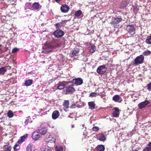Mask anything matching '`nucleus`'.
<instances>
[{"instance_id": "nucleus-44", "label": "nucleus", "mask_w": 151, "mask_h": 151, "mask_svg": "<svg viewBox=\"0 0 151 151\" xmlns=\"http://www.w3.org/2000/svg\"><path fill=\"white\" fill-rule=\"evenodd\" d=\"M66 103H67V108H68V105L69 104V101L68 100H67Z\"/></svg>"}, {"instance_id": "nucleus-45", "label": "nucleus", "mask_w": 151, "mask_h": 151, "mask_svg": "<svg viewBox=\"0 0 151 151\" xmlns=\"http://www.w3.org/2000/svg\"><path fill=\"white\" fill-rule=\"evenodd\" d=\"M6 68L7 69H8L9 70H10L11 69V67L10 66H6Z\"/></svg>"}, {"instance_id": "nucleus-52", "label": "nucleus", "mask_w": 151, "mask_h": 151, "mask_svg": "<svg viewBox=\"0 0 151 151\" xmlns=\"http://www.w3.org/2000/svg\"><path fill=\"white\" fill-rule=\"evenodd\" d=\"M42 151H46V150H42Z\"/></svg>"}, {"instance_id": "nucleus-6", "label": "nucleus", "mask_w": 151, "mask_h": 151, "mask_svg": "<svg viewBox=\"0 0 151 151\" xmlns=\"http://www.w3.org/2000/svg\"><path fill=\"white\" fill-rule=\"evenodd\" d=\"M55 140V139L50 135L46 136L45 138V141L46 142L54 143Z\"/></svg>"}, {"instance_id": "nucleus-4", "label": "nucleus", "mask_w": 151, "mask_h": 151, "mask_svg": "<svg viewBox=\"0 0 151 151\" xmlns=\"http://www.w3.org/2000/svg\"><path fill=\"white\" fill-rule=\"evenodd\" d=\"M126 29L131 35L135 34V28L133 25H128Z\"/></svg>"}, {"instance_id": "nucleus-43", "label": "nucleus", "mask_w": 151, "mask_h": 151, "mask_svg": "<svg viewBox=\"0 0 151 151\" xmlns=\"http://www.w3.org/2000/svg\"><path fill=\"white\" fill-rule=\"evenodd\" d=\"M63 105L65 107H66V100L64 101Z\"/></svg>"}, {"instance_id": "nucleus-40", "label": "nucleus", "mask_w": 151, "mask_h": 151, "mask_svg": "<svg viewBox=\"0 0 151 151\" xmlns=\"http://www.w3.org/2000/svg\"><path fill=\"white\" fill-rule=\"evenodd\" d=\"M147 88L149 91L151 90V82L149 83L147 86Z\"/></svg>"}, {"instance_id": "nucleus-8", "label": "nucleus", "mask_w": 151, "mask_h": 151, "mask_svg": "<svg viewBox=\"0 0 151 151\" xmlns=\"http://www.w3.org/2000/svg\"><path fill=\"white\" fill-rule=\"evenodd\" d=\"M150 102L147 100H145L144 101L140 103L138 105L139 109H142L148 104Z\"/></svg>"}, {"instance_id": "nucleus-47", "label": "nucleus", "mask_w": 151, "mask_h": 151, "mask_svg": "<svg viewBox=\"0 0 151 151\" xmlns=\"http://www.w3.org/2000/svg\"><path fill=\"white\" fill-rule=\"evenodd\" d=\"M55 25L56 27H58L60 26V24H56Z\"/></svg>"}, {"instance_id": "nucleus-9", "label": "nucleus", "mask_w": 151, "mask_h": 151, "mask_svg": "<svg viewBox=\"0 0 151 151\" xmlns=\"http://www.w3.org/2000/svg\"><path fill=\"white\" fill-rule=\"evenodd\" d=\"M73 83L77 85H81L83 83V80L81 78H78L73 79Z\"/></svg>"}, {"instance_id": "nucleus-26", "label": "nucleus", "mask_w": 151, "mask_h": 151, "mask_svg": "<svg viewBox=\"0 0 151 151\" xmlns=\"http://www.w3.org/2000/svg\"><path fill=\"white\" fill-rule=\"evenodd\" d=\"M82 14V12L80 10H78L76 12L75 14V16L77 17H80Z\"/></svg>"}, {"instance_id": "nucleus-19", "label": "nucleus", "mask_w": 151, "mask_h": 151, "mask_svg": "<svg viewBox=\"0 0 151 151\" xmlns=\"http://www.w3.org/2000/svg\"><path fill=\"white\" fill-rule=\"evenodd\" d=\"M33 82V80L32 79L27 80L25 81L24 85L26 86H29L32 84Z\"/></svg>"}, {"instance_id": "nucleus-13", "label": "nucleus", "mask_w": 151, "mask_h": 151, "mask_svg": "<svg viewBox=\"0 0 151 151\" xmlns=\"http://www.w3.org/2000/svg\"><path fill=\"white\" fill-rule=\"evenodd\" d=\"M113 100L115 102H121L122 100L119 95H116L113 97Z\"/></svg>"}, {"instance_id": "nucleus-34", "label": "nucleus", "mask_w": 151, "mask_h": 151, "mask_svg": "<svg viewBox=\"0 0 151 151\" xmlns=\"http://www.w3.org/2000/svg\"><path fill=\"white\" fill-rule=\"evenodd\" d=\"M27 151H31L32 150V146L30 144L28 145L27 147Z\"/></svg>"}, {"instance_id": "nucleus-29", "label": "nucleus", "mask_w": 151, "mask_h": 151, "mask_svg": "<svg viewBox=\"0 0 151 151\" xmlns=\"http://www.w3.org/2000/svg\"><path fill=\"white\" fill-rule=\"evenodd\" d=\"M7 114L9 118H12L14 116V114L10 110H9L8 111Z\"/></svg>"}, {"instance_id": "nucleus-48", "label": "nucleus", "mask_w": 151, "mask_h": 151, "mask_svg": "<svg viewBox=\"0 0 151 151\" xmlns=\"http://www.w3.org/2000/svg\"><path fill=\"white\" fill-rule=\"evenodd\" d=\"M105 96V95L104 94H102L101 95V98H102L103 97H104Z\"/></svg>"}, {"instance_id": "nucleus-49", "label": "nucleus", "mask_w": 151, "mask_h": 151, "mask_svg": "<svg viewBox=\"0 0 151 151\" xmlns=\"http://www.w3.org/2000/svg\"><path fill=\"white\" fill-rule=\"evenodd\" d=\"M71 127L72 128H73L74 127H75L74 125V124L72 125L71 126Z\"/></svg>"}, {"instance_id": "nucleus-12", "label": "nucleus", "mask_w": 151, "mask_h": 151, "mask_svg": "<svg viewBox=\"0 0 151 151\" xmlns=\"http://www.w3.org/2000/svg\"><path fill=\"white\" fill-rule=\"evenodd\" d=\"M60 113L58 111L55 110L54 111L52 114V118L54 119H57L59 116Z\"/></svg>"}, {"instance_id": "nucleus-53", "label": "nucleus", "mask_w": 151, "mask_h": 151, "mask_svg": "<svg viewBox=\"0 0 151 151\" xmlns=\"http://www.w3.org/2000/svg\"><path fill=\"white\" fill-rule=\"evenodd\" d=\"M132 151H138L137 150H133Z\"/></svg>"}, {"instance_id": "nucleus-14", "label": "nucleus", "mask_w": 151, "mask_h": 151, "mask_svg": "<svg viewBox=\"0 0 151 151\" xmlns=\"http://www.w3.org/2000/svg\"><path fill=\"white\" fill-rule=\"evenodd\" d=\"M75 91L74 88L72 86L67 87V94H72Z\"/></svg>"}, {"instance_id": "nucleus-5", "label": "nucleus", "mask_w": 151, "mask_h": 151, "mask_svg": "<svg viewBox=\"0 0 151 151\" xmlns=\"http://www.w3.org/2000/svg\"><path fill=\"white\" fill-rule=\"evenodd\" d=\"M64 34L63 31L60 30H57L54 33V35L55 37L59 38L63 36Z\"/></svg>"}, {"instance_id": "nucleus-10", "label": "nucleus", "mask_w": 151, "mask_h": 151, "mask_svg": "<svg viewBox=\"0 0 151 151\" xmlns=\"http://www.w3.org/2000/svg\"><path fill=\"white\" fill-rule=\"evenodd\" d=\"M32 137L35 141H37L39 139L40 137L39 133L37 132H34L32 134Z\"/></svg>"}, {"instance_id": "nucleus-1", "label": "nucleus", "mask_w": 151, "mask_h": 151, "mask_svg": "<svg viewBox=\"0 0 151 151\" xmlns=\"http://www.w3.org/2000/svg\"><path fill=\"white\" fill-rule=\"evenodd\" d=\"M52 46L50 44H46L43 46L42 52L43 53H47L52 50Z\"/></svg>"}, {"instance_id": "nucleus-28", "label": "nucleus", "mask_w": 151, "mask_h": 151, "mask_svg": "<svg viewBox=\"0 0 151 151\" xmlns=\"http://www.w3.org/2000/svg\"><path fill=\"white\" fill-rule=\"evenodd\" d=\"M56 151H63V147L62 146H56L55 147Z\"/></svg>"}, {"instance_id": "nucleus-55", "label": "nucleus", "mask_w": 151, "mask_h": 151, "mask_svg": "<svg viewBox=\"0 0 151 151\" xmlns=\"http://www.w3.org/2000/svg\"><path fill=\"white\" fill-rule=\"evenodd\" d=\"M69 76H70V77H71V76H70V75H69Z\"/></svg>"}, {"instance_id": "nucleus-18", "label": "nucleus", "mask_w": 151, "mask_h": 151, "mask_svg": "<svg viewBox=\"0 0 151 151\" xmlns=\"http://www.w3.org/2000/svg\"><path fill=\"white\" fill-rule=\"evenodd\" d=\"M28 134H25L23 136L21 137L20 139H19L17 141V143L18 144H21L28 137Z\"/></svg>"}, {"instance_id": "nucleus-7", "label": "nucleus", "mask_w": 151, "mask_h": 151, "mask_svg": "<svg viewBox=\"0 0 151 151\" xmlns=\"http://www.w3.org/2000/svg\"><path fill=\"white\" fill-rule=\"evenodd\" d=\"M122 20V19L121 17L119 16L116 18H113L112 19L111 23L113 24H116Z\"/></svg>"}, {"instance_id": "nucleus-24", "label": "nucleus", "mask_w": 151, "mask_h": 151, "mask_svg": "<svg viewBox=\"0 0 151 151\" xmlns=\"http://www.w3.org/2000/svg\"><path fill=\"white\" fill-rule=\"evenodd\" d=\"M142 151H151V142H149L148 146L143 149Z\"/></svg>"}, {"instance_id": "nucleus-32", "label": "nucleus", "mask_w": 151, "mask_h": 151, "mask_svg": "<svg viewBox=\"0 0 151 151\" xmlns=\"http://www.w3.org/2000/svg\"><path fill=\"white\" fill-rule=\"evenodd\" d=\"M20 147L18 145L16 144L14 145V149L15 151H17V150L19 149Z\"/></svg>"}, {"instance_id": "nucleus-54", "label": "nucleus", "mask_w": 151, "mask_h": 151, "mask_svg": "<svg viewBox=\"0 0 151 151\" xmlns=\"http://www.w3.org/2000/svg\"><path fill=\"white\" fill-rule=\"evenodd\" d=\"M84 125H82V127H84Z\"/></svg>"}, {"instance_id": "nucleus-36", "label": "nucleus", "mask_w": 151, "mask_h": 151, "mask_svg": "<svg viewBox=\"0 0 151 151\" xmlns=\"http://www.w3.org/2000/svg\"><path fill=\"white\" fill-rule=\"evenodd\" d=\"M47 132V130L46 129H44L40 132V134L42 135H44Z\"/></svg>"}, {"instance_id": "nucleus-3", "label": "nucleus", "mask_w": 151, "mask_h": 151, "mask_svg": "<svg viewBox=\"0 0 151 151\" xmlns=\"http://www.w3.org/2000/svg\"><path fill=\"white\" fill-rule=\"evenodd\" d=\"M106 69L105 65H101L99 66L97 69V72L99 74H103L106 71Z\"/></svg>"}, {"instance_id": "nucleus-22", "label": "nucleus", "mask_w": 151, "mask_h": 151, "mask_svg": "<svg viewBox=\"0 0 151 151\" xmlns=\"http://www.w3.org/2000/svg\"><path fill=\"white\" fill-rule=\"evenodd\" d=\"M96 149L97 151H104L105 147L104 145H100L97 146Z\"/></svg>"}, {"instance_id": "nucleus-27", "label": "nucleus", "mask_w": 151, "mask_h": 151, "mask_svg": "<svg viewBox=\"0 0 151 151\" xmlns=\"http://www.w3.org/2000/svg\"><path fill=\"white\" fill-rule=\"evenodd\" d=\"M61 12L63 13L66 12V4L63 5L60 8Z\"/></svg>"}, {"instance_id": "nucleus-21", "label": "nucleus", "mask_w": 151, "mask_h": 151, "mask_svg": "<svg viewBox=\"0 0 151 151\" xmlns=\"http://www.w3.org/2000/svg\"><path fill=\"white\" fill-rule=\"evenodd\" d=\"M7 69L6 66H3L0 68V74L4 75Z\"/></svg>"}, {"instance_id": "nucleus-41", "label": "nucleus", "mask_w": 151, "mask_h": 151, "mask_svg": "<svg viewBox=\"0 0 151 151\" xmlns=\"http://www.w3.org/2000/svg\"><path fill=\"white\" fill-rule=\"evenodd\" d=\"M48 126L50 128H53L54 127V126L52 124H49Z\"/></svg>"}, {"instance_id": "nucleus-11", "label": "nucleus", "mask_w": 151, "mask_h": 151, "mask_svg": "<svg viewBox=\"0 0 151 151\" xmlns=\"http://www.w3.org/2000/svg\"><path fill=\"white\" fill-rule=\"evenodd\" d=\"M32 7L34 10H38L40 9L41 8L42 6L39 4V3L35 2L33 4Z\"/></svg>"}, {"instance_id": "nucleus-17", "label": "nucleus", "mask_w": 151, "mask_h": 151, "mask_svg": "<svg viewBox=\"0 0 151 151\" xmlns=\"http://www.w3.org/2000/svg\"><path fill=\"white\" fill-rule=\"evenodd\" d=\"M97 137L98 139L100 141H105L106 138L105 136L103 134L101 133H100L98 134Z\"/></svg>"}, {"instance_id": "nucleus-23", "label": "nucleus", "mask_w": 151, "mask_h": 151, "mask_svg": "<svg viewBox=\"0 0 151 151\" xmlns=\"http://www.w3.org/2000/svg\"><path fill=\"white\" fill-rule=\"evenodd\" d=\"M65 82H62L60 83L59 85L58 86L57 88L59 89H63L65 86Z\"/></svg>"}, {"instance_id": "nucleus-15", "label": "nucleus", "mask_w": 151, "mask_h": 151, "mask_svg": "<svg viewBox=\"0 0 151 151\" xmlns=\"http://www.w3.org/2000/svg\"><path fill=\"white\" fill-rule=\"evenodd\" d=\"M114 111L113 113V116L115 117H118L119 114V109L117 108H115L114 109Z\"/></svg>"}, {"instance_id": "nucleus-2", "label": "nucleus", "mask_w": 151, "mask_h": 151, "mask_svg": "<svg viewBox=\"0 0 151 151\" xmlns=\"http://www.w3.org/2000/svg\"><path fill=\"white\" fill-rule=\"evenodd\" d=\"M144 61V57L142 55L137 57L134 60V65L136 66L139 64L143 63Z\"/></svg>"}, {"instance_id": "nucleus-33", "label": "nucleus", "mask_w": 151, "mask_h": 151, "mask_svg": "<svg viewBox=\"0 0 151 151\" xmlns=\"http://www.w3.org/2000/svg\"><path fill=\"white\" fill-rule=\"evenodd\" d=\"M150 53L151 51H150L147 50L143 52V54L145 55H150Z\"/></svg>"}, {"instance_id": "nucleus-16", "label": "nucleus", "mask_w": 151, "mask_h": 151, "mask_svg": "<svg viewBox=\"0 0 151 151\" xmlns=\"http://www.w3.org/2000/svg\"><path fill=\"white\" fill-rule=\"evenodd\" d=\"M96 47L94 44H90L88 47L90 52L92 53H93L96 50Z\"/></svg>"}, {"instance_id": "nucleus-30", "label": "nucleus", "mask_w": 151, "mask_h": 151, "mask_svg": "<svg viewBox=\"0 0 151 151\" xmlns=\"http://www.w3.org/2000/svg\"><path fill=\"white\" fill-rule=\"evenodd\" d=\"M79 52V50L78 49H77L73 50L72 52V53L74 56H75L78 55Z\"/></svg>"}, {"instance_id": "nucleus-38", "label": "nucleus", "mask_w": 151, "mask_h": 151, "mask_svg": "<svg viewBox=\"0 0 151 151\" xmlns=\"http://www.w3.org/2000/svg\"><path fill=\"white\" fill-rule=\"evenodd\" d=\"M92 129L94 131L96 132L99 130V128L97 127H94Z\"/></svg>"}, {"instance_id": "nucleus-51", "label": "nucleus", "mask_w": 151, "mask_h": 151, "mask_svg": "<svg viewBox=\"0 0 151 151\" xmlns=\"http://www.w3.org/2000/svg\"><path fill=\"white\" fill-rule=\"evenodd\" d=\"M34 151H38V150L37 149H35L34 150Z\"/></svg>"}, {"instance_id": "nucleus-20", "label": "nucleus", "mask_w": 151, "mask_h": 151, "mask_svg": "<svg viewBox=\"0 0 151 151\" xmlns=\"http://www.w3.org/2000/svg\"><path fill=\"white\" fill-rule=\"evenodd\" d=\"M88 105L89 108L91 109V110H92L95 108L96 104H95L94 102L91 101L88 103Z\"/></svg>"}, {"instance_id": "nucleus-31", "label": "nucleus", "mask_w": 151, "mask_h": 151, "mask_svg": "<svg viewBox=\"0 0 151 151\" xmlns=\"http://www.w3.org/2000/svg\"><path fill=\"white\" fill-rule=\"evenodd\" d=\"M11 149L12 147L10 146H5L4 151H11Z\"/></svg>"}, {"instance_id": "nucleus-42", "label": "nucleus", "mask_w": 151, "mask_h": 151, "mask_svg": "<svg viewBox=\"0 0 151 151\" xmlns=\"http://www.w3.org/2000/svg\"><path fill=\"white\" fill-rule=\"evenodd\" d=\"M75 104H73L70 107V108H75Z\"/></svg>"}, {"instance_id": "nucleus-25", "label": "nucleus", "mask_w": 151, "mask_h": 151, "mask_svg": "<svg viewBox=\"0 0 151 151\" xmlns=\"http://www.w3.org/2000/svg\"><path fill=\"white\" fill-rule=\"evenodd\" d=\"M145 42L147 44H151V35L147 37V39L145 40Z\"/></svg>"}, {"instance_id": "nucleus-35", "label": "nucleus", "mask_w": 151, "mask_h": 151, "mask_svg": "<svg viewBox=\"0 0 151 151\" xmlns=\"http://www.w3.org/2000/svg\"><path fill=\"white\" fill-rule=\"evenodd\" d=\"M98 95L99 94L97 93L92 92L90 94V96L92 97H95Z\"/></svg>"}, {"instance_id": "nucleus-37", "label": "nucleus", "mask_w": 151, "mask_h": 151, "mask_svg": "<svg viewBox=\"0 0 151 151\" xmlns=\"http://www.w3.org/2000/svg\"><path fill=\"white\" fill-rule=\"evenodd\" d=\"M32 122V121L30 120L29 118L26 120L24 122L25 124L26 125H27L29 123H31Z\"/></svg>"}, {"instance_id": "nucleus-46", "label": "nucleus", "mask_w": 151, "mask_h": 151, "mask_svg": "<svg viewBox=\"0 0 151 151\" xmlns=\"http://www.w3.org/2000/svg\"><path fill=\"white\" fill-rule=\"evenodd\" d=\"M69 7L67 5V12L69 10Z\"/></svg>"}, {"instance_id": "nucleus-50", "label": "nucleus", "mask_w": 151, "mask_h": 151, "mask_svg": "<svg viewBox=\"0 0 151 151\" xmlns=\"http://www.w3.org/2000/svg\"><path fill=\"white\" fill-rule=\"evenodd\" d=\"M56 2H58L60 1L61 0H55Z\"/></svg>"}, {"instance_id": "nucleus-39", "label": "nucleus", "mask_w": 151, "mask_h": 151, "mask_svg": "<svg viewBox=\"0 0 151 151\" xmlns=\"http://www.w3.org/2000/svg\"><path fill=\"white\" fill-rule=\"evenodd\" d=\"M19 50V49L17 48H13L12 50V52L13 53H14L17 52Z\"/></svg>"}]
</instances>
